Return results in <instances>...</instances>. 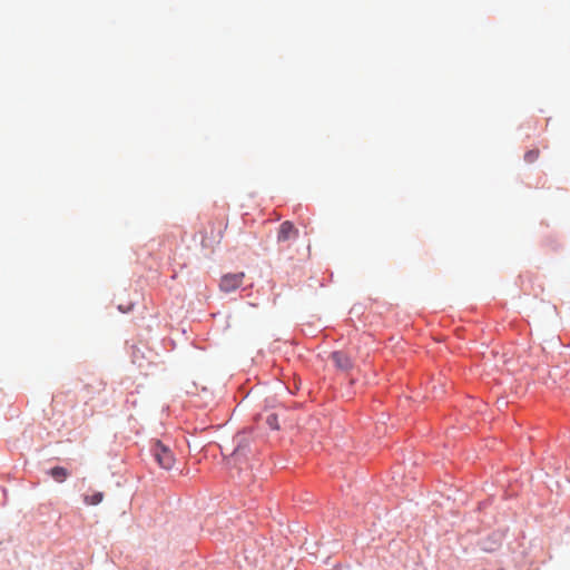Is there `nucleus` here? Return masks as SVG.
Returning a JSON list of instances; mask_svg holds the SVG:
<instances>
[{
  "instance_id": "2",
  "label": "nucleus",
  "mask_w": 570,
  "mask_h": 570,
  "mask_svg": "<svg viewBox=\"0 0 570 570\" xmlns=\"http://www.w3.org/2000/svg\"><path fill=\"white\" fill-rule=\"evenodd\" d=\"M245 274L243 272L226 274L220 278L219 288L225 293H232L242 286Z\"/></svg>"
},
{
  "instance_id": "6",
  "label": "nucleus",
  "mask_w": 570,
  "mask_h": 570,
  "mask_svg": "<svg viewBox=\"0 0 570 570\" xmlns=\"http://www.w3.org/2000/svg\"><path fill=\"white\" fill-rule=\"evenodd\" d=\"M104 499V493L102 492H95L92 494H87L83 497V501L86 504L88 505H97L99 504Z\"/></svg>"
},
{
  "instance_id": "4",
  "label": "nucleus",
  "mask_w": 570,
  "mask_h": 570,
  "mask_svg": "<svg viewBox=\"0 0 570 570\" xmlns=\"http://www.w3.org/2000/svg\"><path fill=\"white\" fill-rule=\"evenodd\" d=\"M331 360L335 366L342 371H348L352 368V361L348 355L342 351H336L331 354Z\"/></svg>"
},
{
  "instance_id": "8",
  "label": "nucleus",
  "mask_w": 570,
  "mask_h": 570,
  "mask_svg": "<svg viewBox=\"0 0 570 570\" xmlns=\"http://www.w3.org/2000/svg\"><path fill=\"white\" fill-rule=\"evenodd\" d=\"M266 423L267 425L272 429V430H278L279 429V424H278V416L277 414L275 413H272L267 416L266 419Z\"/></svg>"
},
{
  "instance_id": "1",
  "label": "nucleus",
  "mask_w": 570,
  "mask_h": 570,
  "mask_svg": "<svg viewBox=\"0 0 570 570\" xmlns=\"http://www.w3.org/2000/svg\"><path fill=\"white\" fill-rule=\"evenodd\" d=\"M151 453L159 466L165 470H170L176 462L171 449L159 440L153 442Z\"/></svg>"
},
{
  "instance_id": "7",
  "label": "nucleus",
  "mask_w": 570,
  "mask_h": 570,
  "mask_svg": "<svg viewBox=\"0 0 570 570\" xmlns=\"http://www.w3.org/2000/svg\"><path fill=\"white\" fill-rule=\"evenodd\" d=\"M539 149H531L524 154V160L528 164H532L539 158Z\"/></svg>"
},
{
  "instance_id": "3",
  "label": "nucleus",
  "mask_w": 570,
  "mask_h": 570,
  "mask_svg": "<svg viewBox=\"0 0 570 570\" xmlns=\"http://www.w3.org/2000/svg\"><path fill=\"white\" fill-rule=\"evenodd\" d=\"M297 236H298V230H297V228H295V226L289 220H286L281 224L278 233H277L278 243L297 238Z\"/></svg>"
},
{
  "instance_id": "5",
  "label": "nucleus",
  "mask_w": 570,
  "mask_h": 570,
  "mask_svg": "<svg viewBox=\"0 0 570 570\" xmlns=\"http://www.w3.org/2000/svg\"><path fill=\"white\" fill-rule=\"evenodd\" d=\"M49 474L57 481V482H63L68 476L69 472L63 466H55L49 471Z\"/></svg>"
}]
</instances>
